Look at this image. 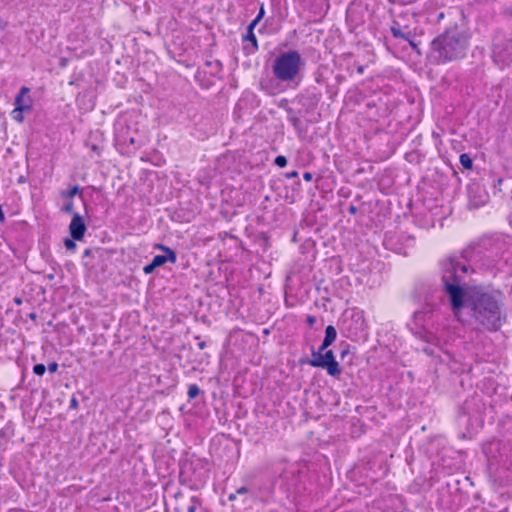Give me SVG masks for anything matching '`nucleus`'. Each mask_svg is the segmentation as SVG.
Instances as JSON below:
<instances>
[{"label": "nucleus", "mask_w": 512, "mask_h": 512, "mask_svg": "<svg viewBox=\"0 0 512 512\" xmlns=\"http://www.w3.org/2000/svg\"><path fill=\"white\" fill-rule=\"evenodd\" d=\"M441 268L442 280L454 314L460 316L462 310L467 309L481 326L490 331L498 330L504 318L496 297L479 287L460 286L468 266L456 257H449L442 261Z\"/></svg>", "instance_id": "obj_1"}, {"label": "nucleus", "mask_w": 512, "mask_h": 512, "mask_svg": "<svg viewBox=\"0 0 512 512\" xmlns=\"http://www.w3.org/2000/svg\"><path fill=\"white\" fill-rule=\"evenodd\" d=\"M432 52L438 61L447 62L462 58L468 48V36L457 27L447 29L432 43Z\"/></svg>", "instance_id": "obj_2"}, {"label": "nucleus", "mask_w": 512, "mask_h": 512, "mask_svg": "<svg viewBox=\"0 0 512 512\" xmlns=\"http://www.w3.org/2000/svg\"><path fill=\"white\" fill-rule=\"evenodd\" d=\"M303 60L296 50H289L276 57L273 63V74L281 82H295L298 78Z\"/></svg>", "instance_id": "obj_3"}, {"label": "nucleus", "mask_w": 512, "mask_h": 512, "mask_svg": "<svg viewBox=\"0 0 512 512\" xmlns=\"http://www.w3.org/2000/svg\"><path fill=\"white\" fill-rule=\"evenodd\" d=\"M311 359L308 364L312 367H320L327 370V373L332 377H339L341 374V368L339 363L335 360V356L332 350L325 351L324 354L320 352H312Z\"/></svg>", "instance_id": "obj_4"}, {"label": "nucleus", "mask_w": 512, "mask_h": 512, "mask_svg": "<svg viewBox=\"0 0 512 512\" xmlns=\"http://www.w3.org/2000/svg\"><path fill=\"white\" fill-rule=\"evenodd\" d=\"M86 230L87 228L83 217L78 213H75L69 225L71 237L76 241H80L84 237Z\"/></svg>", "instance_id": "obj_5"}, {"label": "nucleus", "mask_w": 512, "mask_h": 512, "mask_svg": "<svg viewBox=\"0 0 512 512\" xmlns=\"http://www.w3.org/2000/svg\"><path fill=\"white\" fill-rule=\"evenodd\" d=\"M159 248L164 250L166 255L154 256V258L151 261L153 263V265H155L156 267H160V266L164 265L166 262L175 263L176 254L172 249H170L168 247H164L162 245H160Z\"/></svg>", "instance_id": "obj_6"}, {"label": "nucleus", "mask_w": 512, "mask_h": 512, "mask_svg": "<svg viewBox=\"0 0 512 512\" xmlns=\"http://www.w3.org/2000/svg\"><path fill=\"white\" fill-rule=\"evenodd\" d=\"M29 92V88L23 86L20 89L19 94L15 98V108H18V110H29L31 107V100L27 96Z\"/></svg>", "instance_id": "obj_7"}, {"label": "nucleus", "mask_w": 512, "mask_h": 512, "mask_svg": "<svg viewBox=\"0 0 512 512\" xmlns=\"http://www.w3.org/2000/svg\"><path fill=\"white\" fill-rule=\"evenodd\" d=\"M337 337V332L334 326L328 325L325 329V337H324V347H329Z\"/></svg>", "instance_id": "obj_8"}, {"label": "nucleus", "mask_w": 512, "mask_h": 512, "mask_svg": "<svg viewBox=\"0 0 512 512\" xmlns=\"http://www.w3.org/2000/svg\"><path fill=\"white\" fill-rule=\"evenodd\" d=\"M254 28H255V26H252V24L250 23L249 26H248V33H247V35H245L243 37V40L251 42L252 45H253L254 50H257L258 49V44H257L256 36H255V34L253 32Z\"/></svg>", "instance_id": "obj_9"}, {"label": "nucleus", "mask_w": 512, "mask_h": 512, "mask_svg": "<svg viewBox=\"0 0 512 512\" xmlns=\"http://www.w3.org/2000/svg\"><path fill=\"white\" fill-rule=\"evenodd\" d=\"M459 161L465 169H471L473 166V161L471 157L466 153L460 155Z\"/></svg>", "instance_id": "obj_10"}, {"label": "nucleus", "mask_w": 512, "mask_h": 512, "mask_svg": "<svg viewBox=\"0 0 512 512\" xmlns=\"http://www.w3.org/2000/svg\"><path fill=\"white\" fill-rule=\"evenodd\" d=\"M200 389L196 384H192L188 388L189 399H194L199 395Z\"/></svg>", "instance_id": "obj_11"}, {"label": "nucleus", "mask_w": 512, "mask_h": 512, "mask_svg": "<svg viewBox=\"0 0 512 512\" xmlns=\"http://www.w3.org/2000/svg\"><path fill=\"white\" fill-rule=\"evenodd\" d=\"M391 32L395 38H403L408 40V37L401 31L400 28L392 27Z\"/></svg>", "instance_id": "obj_12"}, {"label": "nucleus", "mask_w": 512, "mask_h": 512, "mask_svg": "<svg viewBox=\"0 0 512 512\" xmlns=\"http://www.w3.org/2000/svg\"><path fill=\"white\" fill-rule=\"evenodd\" d=\"M274 163L280 167L283 168L287 165V159L285 156L279 155L275 158Z\"/></svg>", "instance_id": "obj_13"}, {"label": "nucleus", "mask_w": 512, "mask_h": 512, "mask_svg": "<svg viewBox=\"0 0 512 512\" xmlns=\"http://www.w3.org/2000/svg\"><path fill=\"white\" fill-rule=\"evenodd\" d=\"M46 371V366L44 364H36L33 368V372L36 375L42 376Z\"/></svg>", "instance_id": "obj_14"}, {"label": "nucleus", "mask_w": 512, "mask_h": 512, "mask_svg": "<svg viewBox=\"0 0 512 512\" xmlns=\"http://www.w3.org/2000/svg\"><path fill=\"white\" fill-rule=\"evenodd\" d=\"M265 14V10H264V6L261 5L260 9H259V13L258 15L256 16V18L251 22L252 26H256L258 24V22L263 18Z\"/></svg>", "instance_id": "obj_15"}, {"label": "nucleus", "mask_w": 512, "mask_h": 512, "mask_svg": "<svg viewBox=\"0 0 512 512\" xmlns=\"http://www.w3.org/2000/svg\"><path fill=\"white\" fill-rule=\"evenodd\" d=\"M24 110H18V108H15L13 110V118L19 122H22L23 121V115H22V112Z\"/></svg>", "instance_id": "obj_16"}, {"label": "nucleus", "mask_w": 512, "mask_h": 512, "mask_svg": "<svg viewBox=\"0 0 512 512\" xmlns=\"http://www.w3.org/2000/svg\"><path fill=\"white\" fill-rule=\"evenodd\" d=\"M64 245H65V247H66L68 250L75 249V247H76V244H75V242H74V239H73V238H72V239H68V238H67V239H65V241H64Z\"/></svg>", "instance_id": "obj_17"}, {"label": "nucleus", "mask_w": 512, "mask_h": 512, "mask_svg": "<svg viewBox=\"0 0 512 512\" xmlns=\"http://www.w3.org/2000/svg\"><path fill=\"white\" fill-rule=\"evenodd\" d=\"M79 192L78 186H73L66 194L65 196L68 198L74 197Z\"/></svg>", "instance_id": "obj_18"}, {"label": "nucleus", "mask_w": 512, "mask_h": 512, "mask_svg": "<svg viewBox=\"0 0 512 512\" xmlns=\"http://www.w3.org/2000/svg\"><path fill=\"white\" fill-rule=\"evenodd\" d=\"M155 268L157 267L153 265V263L151 262L150 264L143 267V272L145 274H151L155 270Z\"/></svg>", "instance_id": "obj_19"}, {"label": "nucleus", "mask_w": 512, "mask_h": 512, "mask_svg": "<svg viewBox=\"0 0 512 512\" xmlns=\"http://www.w3.org/2000/svg\"><path fill=\"white\" fill-rule=\"evenodd\" d=\"M47 369L50 373H55L58 369V364L56 362H52L48 365Z\"/></svg>", "instance_id": "obj_20"}, {"label": "nucleus", "mask_w": 512, "mask_h": 512, "mask_svg": "<svg viewBox=\"0 0 512 512\" xmlns=\"http://www.w3.org/2000/svg\"><path fill=\"white\" fill-rule=\"evenodd\" d=\"M425 316H426V314L424 312H422V311L414 312V318L416 320H423Z\"/></svg>", "instance_id": "obj_21"}, {"label": "nucleus", "mask_w": 512, "mask_h": 512, "mask_svg": "<svg viewBox=\"0 0 512 512\" xmlns=\"http://www.w3.org/2000/svg\"><path fill=\"white\" fill-rule=\"evenodd\" d=\"M192 502H193V504L190 505L187 509L188 512H196V498L195 497L192 498Z\"/></svg>", "instance_id": "obj_22"}, {"label": "nucleus", "mask_w": 512, "mask_h": 512, "mask_svg": "<svg viewBox=\"0 0 512 512\" xmlns=\"http://www.w3.org/2000/svg\"><path fill=\"white\" fill-rule=\"evenodd\" d=\"M73 210V203H67L65 206H64V211L70 213L72 212Z\"/></svg>", "instance_id": "obj_23"}, {"label": "nucleus", "mask_w": 512, "mask_h": 512, "mask_svg": "<svg viewBox=\"0 0 512 512\" xmlns=\"http://www.w3.org/2000/svg\"><path fill=\"white\" fill-rule=\"evenodd\" d=\"M307 322H308V324H309L310 326H312V325L316 322V318H315V316H311V315H310V316H308V317H307Z\"/></svg>", "instance_id": "obj_24"}, {"label": "nucleus", "mask_w": 512, "mask_h": 512, "mask_svg": "<svg viewBox=\"0 0 512 512\" xmlns=\"http://www.w3.org/2000/svg\"><path fill=\"white\" fill-rule=\"evenodd\" d=\"M328 347H324V342L322 343V345L319 347V349L316 351V352H320V354H324L325 351H327ZM312 352H315L314 350Z\"/></svg>", "instance_id": "obj_25"}, {"label": "nucleus", "mask_w": 512, "mask_h": 512, "mask_svg": "<svg viewBox=\"0 0 512 512\" xmlns=\"http://www.w3.org/2000/svg\"><path fill=\"white\" fill-rule=\"evenodd\" d=\"M70 407L76 409L78 407V402L75 398H72L70 401Z\"/></svg>", "instance_id": "obj_26"}, {"label": "nucleus", "mask_w": 512, "mask_h": 512, "mask_svg": "<svg viewBox=\"0 0 512 512\" xmlns=\"http://www.w3.org/2000/svg\"><path fill=\"white\" fill-rule=\"evenodd\" d=\"M238 494H245L248 492V489L246 487H240L239 489H237L236 491Z\"/></svg>", "instance_id": "obj_27"}, {"label": "nucleus", "mask_w": 512, "mask_h": 512, "mask_svg": "<svg viewBox=\"0 0 512 512\" xmlns=\"http://www.w3.org/2000/svg\"><path fill=\"white\" fill-rule=\"evenodd\" d=\"M415 1H416V0H399V2H400L401 4H410V3H413V2H415Z\"/></svg>", "instance_id": "obj_28"}, {"label": "nucleus", "mask_w": 512, "mask_h": 512, "mask_svg": "<svg viewBox=\"0 0 512 512\" xmlns=\"http://www.w3.org/2000/svg\"><path fill=\"white\" fill-rule=\"evenodd\" d=\"M303 177L305 180L309 181V180H311L312 175L309 172H306Z\"/></svg>", "instance_id": "obj_29"}, {"label": "nucleus", "mask_w": 512, "mask_h": 512, "mask_svg": "<svg viewBox=\"0 0 512 512\" xmlns=\"http://www.w3.org/2000/svg\"><path fill=\"white\" fill-rule=\"evenodd\" d=\"M484 203H485V200H481V201H479V202H472V204H473L474 206H480V205H482V204H484Z\"/></svg>", "instance_id": "obj_30"}, {"label": "nucleus", "mask_w": 512, "mask_h": 512, "mask_svg": "<svg viewBox=\"0 0 512 512\" xmlns=\"http://www.w3.org/2000/svg\"><path fill=\"white\" fill-rule=\"evenodd\" d=\"M357 71H358L359 74H362L364 72V67L363 66H359L357 68Z\"/></svg>", "instance_id": "obj_31"}, {"label": "nucleus", "mask_w": 512, "mask_h": 512, "mask_svg": "<svg viewBox=\"0 0 512 512\" xmlns=\"http://www.w3.org/2000/svg\"><path fill=\"white\" fill-rule=\"evenodd\" d=\"M90 253H91V250H90V249H86V250L84 251V256H89V255H90Z\"/></svg>", "instance_id": "obj_32"}, {"label": "nucleus", "mask_w": 512, "mask_h": 512, "mask_svg": "<svg viewBox=\"0 0 512 512\" xmlns=\"http://www.w3.org/2000/svg\"><path fill=\"white\" fill-rule=\"evenodd\" d=\"M349 211H350L351 213H355V212H356V207L351 206V207L349 208Z\"/></svg>", "instance_id": "obj_33"}, {"label": "nucleus", "mask_w": 512, "mask_h": 512, "mask_svg": "<svg viewBox=\"0 0 512 512\" xmlns=\"http://www.w3.org/2000/svg\"><path fill=\"white\" fill-rule=\"evenodd\" d=\"M198 346L200 349H203L205 347V342H200Z\"/></svg>", "instance_id": "obj_34"}, {"label": "nucleus", "mask_w": 512, "mask_h": 512, "mask_svg": "<svg viewBox=\"0 0 512 512\" xmlns=\"http://www.w3.org/2000/svg\"><path fill=\"white\" fill-rule=\"evenodd\" d=\"M494 56H495V58H498V57H499V54H498V52H497V50H496V49L494 50Z\"/></svg>", "instance_id": "obj_35"}, {"label": "nucleus", "mask_w": 512, "mask_h": 512, "mask_svg": "<svg viewBox=\"0 0 512 512\" xmlns=\"http://www.w3.org/2000/svg\"><path fill=\"white\" fill-rule=\"evenodd\" d=\"M229 499H230V500L235 499V495H234V494H231V495L229 496Z\"/></svg>", "instance_id": "obj_36"}, {"label": "nucleus", "mask_w": 512, "mask_h": 512, "mask_svg": "<svg viewBox=\"0 0 512 512\" xmlns=\"http://www.w3.org/2000/svg\"><path fill=\"white\" fill-rule=\"evenodd\" d=\"M16 303L20 304L21 303V300L20 299H16L15 300Z\"/></svg>", "instance_id": "obj_37"}, {"label": "nucleus", "mask_w": 512, "mask_h": 512, "mask_svg": "<svg viewBox=\"0 0 512 512\" xmlns=\"http://www.w3.org/2000/svg\"><path fill=\"white\" fill-rule=\"evenodd\" d=\"M30 317H31L32 319H33V318H35V314H34V313H32V314L30 315Z\"/></svg>", "instance_id": "obj_38"}]
</instances>
